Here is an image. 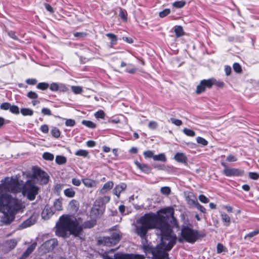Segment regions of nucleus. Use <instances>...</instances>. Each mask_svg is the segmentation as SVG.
I'll return each instance as SVG.
<instances>
[{
    "instance_id": "nucleus-1",
    "label": "nucleus",
    "mask_w": 259,
    "mask_h": 259,
    "mask_svg": "<svg viewBox=\"0 0 259 259\" xmlns=\"http://www.w3.org/2000/svg\"><path fill=\"white\" fill-rule=\"evenodd\" d=\"M159 212L162 214H145L136 221L135 226L136 233L142 238H145L149 230L156 229L159 231L161 243L155 248L150 249L154 259H164L167 257V251L172 248L177 240L176 235L168 224V221L171 223L173 221L174 224H176L174 209L167 207L161 209Z\"/></svg>"
},
{
    "instance_id": "nucleus-2",
    "label": "nucleus",
    "mask_w": 259,
    "mask_h": 259,
    "mask_svg": "<svg viewBox=\"0 0 259 259\" xmlns=\"http://www.w3.org/2000/svg\"><path fill=\"white\" fill-rule=\"evenodd\" d=\"M0 184V211L8 216L12 221L17 210L20 208L19 201L8 194L22 192L24 196H26L30 200H32V182L28 180L24 185L20 184L16 179L6 178L1 181Z\"/></svg>"
},
{
    "instance_id": "nucleus-3",
    "label": "nucleus",
    "mask_w": 259,
    "mask_h": 259,
    "mask_svg": "<svg viewBox=\"0 0 259 259\" xmlns=\"http://www.w3.org/2000/svg\"><path fill=\"white\" fill-rule=\"evenodd\" d=\"M96 224V220L92 219L85 222L83 226L72 216H62L56 224V235L59 237H68L70 234L79 236L84 228H91Z\"/></svg>"
},
{
    "instance_id": "nucleus-4",
    "label": "nucleus",
    "mask_w": 259,
    "mask_h": 259,
    "mask_svg": "<svg viewBox=\"0 0 259 259\" xmlns=\"http://www.w3.org/2000/svg\"><path fill=\"white\" fill-rule=\"evenodd\" d=\"M198 238L199 235L197 231L189 227H184L182 229L181 236L179 238L178 240L180 242L185 241L190 243H194Z\"/></svg>"
},
{
    "instance_id": "nucleus-5",
    "label": "nucleus",
    "mask_w": 259,
    "mask_h": 259,
    "mask_svg": "<svg viewBox=\"0 0 259 259\" xmlns=\"http://www.w3.org/2000/svg\"><path fill=\"white\" fill-rule=\"evenodd\" d=\"M50 176L47 172L38 166H33V183L36 182L40 185H46L49 182Z\"/></svg>"
},
{
    "instance_id": "nucleus-6",
    "label": "nucleus",
    "mask_w": 259,
    "mask_h": 259,
    "mask_svg": "<svg viewBox=\"0 0 259 259\" xmlns=\"http://www.w3.org/2000/svg\"><path fill=\"white\" fill-rule=\"evenodd\" d=\"M221 165L224 167L223 173L227 177H239L244 174V171L241 169L229 167L223 162Z\"/></svg>"
},
{
    "instance_id": "nucleus-7",
    "label": "nucleus",
    "mask_w": 259,
    "mask_h": 259,
    "mask_svg": "<svg viewBox=\"0 0 259 259\" xmlns=\"http://www.w3.org/2000/svg\"><path fill=\"white\" fill-rule=\"evenodd\" d=\"M144 256L140 254H129L117 253L112 257L107 254L103 255V259H143Z\"/></svg>"
},
{
    "instance_id": "nucleus-8",
    "label": "nucleus",
    "mask_w": 259,
    "mask_h": 259,
    "mask_svg": "<svg viewBox=\"0 0 259 259\" xmlns=\"http://www.w3.org/2000/svg\"><path fill=\"white\" fill-rule=\"evenodd\" d=\"M213 78L203 79L201 81L200 84L197 85L196 92L197 94H200L204 92L206 88L210 89L213 85Z\"/></svg>"
},
{
    "instance_id": "nucleus-9",
    "label": "nucleus",
    "mask_w": 259,
    "mask_h": 259,
    "mask_svg": "<svg viewBox=\"0 0 259 259\" xmlns=\"http://www.w3.org/2000/svg\"><path fill=\"white\" fill-rule=\"evenodd\" d=\"M57 244V240L52 239L44 243L40 247V250L43 253L49 252L53 250Z\"/></svg>"
},
{
    "instance_id": "nucleus-10",
    "label": "nucleus",
    "mask_w": 259,
    "mask_h": 259,
    "mask_svg": "<svg viewBox=\"0 0 259 259\" xmlns=\"http://www.w3.org/2000/svg\"><path fill=\"white\" fill-rule=\"evenodd\" d=\"M126 188V185L123 183L116 185L113 190V194L119 198L120 194L125 190Z\"/></svg>"
},
{
    "instance_id": "nucleus-11",
    "label": "nucleus",
    "mask_w": 259,
    "mask_h": 259,
    "mask_svg": "<svg viewBox=\"0 0 259 259\" xmlns=\"http://www.w3.org/2000/svg\"><path fill=\"white\" fill-rule=\"evenodd\" d=\"M111 237H103L98 241L100 244H103L105 246H111L115 245L114 242L112 240Z\"/></svg>"
},
{
    "instance_id": "nucleus-12",
    "label": "nucleus",
    "mask_w": 259,
    "mask_h": 259,
    "mask_svg": "<svg viewBox=\"0 0 259 259\" xmlns=\"http://www.w3.org/2000/svg\"><path fill=\"white\" fill-rule=\"evenodd\" d=\"M54 212L49 206H46L41 212V217L44 220L49 219L53 214Z\"/></svg>"
},
{
    "instance_id": "nucleus-13",
    "label": "nucleus",
    "mask_w": 259,
    "mask_h": 259,
    "mask_svg": "<svg viewBox=\"0 0 259 259\" xmlns=\"http://www.w3.org/2000/svg\"><path fill=\"white\" fill-rule=\"evenodd\" d=\"M113 185L114 183L112 181H108V182L106 183L103 185L102 189L100 190V194H103L106 193L113 188Z\"/></svg>"
},
{
    "instance_id": "nucleus-14",
    "label": "nucleus",
    "mask_w": 259,
    "mask_h": 259,
    "mask_svg": "<svg viewBox=\"0 0 259 259\" xmlns=\"http://www.w3.org/2000/svg\"><path fill=\"white\" fill-rule=\"evenodd\" d=\"M135 163L136 166L142 171L147 174H149L150 172L151 169L148 165L144 163H140L138 161H135Z\"/></svg>"
},
{
    "instance_id": "nucleus-15",
    "label": "nucleus",
    "mask_w": 259,
    "mask_h": 259,
    "mask_svg": "<svg viewBox=\"0 0 259 259\" xmlns=\"http://www.w3.org/2000/svg\"><path fill=\"white\" fill-rule=\"evenodd\" d=\"M101 214L98 207L97 206H94L92 208L90 215L92 219L96 220Z\"/></svg>"
},
{
    "instance_id": "nucleus-16",
    "label": "nucleus",
    "mask_w": 259,
    "mask_h": 259,
    "mask_svg": "<svg viewBox=\"0 0 259 259\" xmlns=\"http://www.w3.org/2000/svg\"><path fill=\"white\" fill-rule=\"evenodd\" d=\"M69 209L73 212H76L79 207V203L76 200H72L69 203Z\"/></svg>"
},
{
    "instance_id": "nucleus-17",
    "label": "nucleus",
    "mask_w": 259,
    "mask_h": 259,
    "mask_svg": "<svg viewBox=\"0 0 259 259\" xmlns=\"http://www.w3.org/2000/svg\"><path fill=\"white\" fill-rule=\"evenodd\" d=\"M174 158L176 161L179 162H185L187 160L186 156L182 153H177Z\"/></svg>"
},
{
    "instance_id": "nucleus-18",
    "label": "nucleus",
    "mask_w": 259,
    "mask_h": 259,
    "mask_svg": "<svg viewBox=\"0 0 259 259\" xmlns=\"http://www.w3.org/2000/svg\"><path fill=\"white\" fill-rule=\"evenodd\" d=\"M122 235L119 233L113 232L111 234V237L112 238V240L114 242L115 244H116L118 242H119L121 239Z\"/></svg>"
},
{
    "instance_id": "nucleus-19",
    "label": "nucleus",
    "mask_w": 259,
    "mask_h": 259,
    "mask_svg": "<svg viewBox=\"0 0 259 259\" xmlns=\"http://www.w3.org/2000/svg\"><path fill=\"white\" fill-rule=\"evenodd\" d=\"M174 31L177 37L182 36L184 34L183 27L181 26H176L174 28Z\"/></svg>"
},
{
    "instance_id": "nucleus-20",
    "label": "nucleus",
    "mask_w": 259,
    "mask_h": 259,
    "mask_svg": "<svg viewBox=\"0 0 259 259\" xmlns=\"http://www.w3.org/2000/svg\"><path fill=\"white\" fill-rule=\"evenodd\" d=\"M62 199L58 198L56 199L54 202V207L57 210H61L62 209Z\"/></svg>"
},
{
    "instance_id": "nucleus-21",
    "label": "nucleus",
    "mask_w": 259,
    "mask_h": 259,
    "mask_svg": "<svg viewBox=\"0 0 259 259\" xmlns=\"http://www.w3.org/2000/svg\"><path fill=\"white\" fill-rule=\"evenodd\" d=\"M64 193L65 195L69 198L73 197L75 194V192L72 188H67L64 190Z\"/></svg>"
},
{
    "instance_id": "nucleus-22",
    "label": "nucleus",
    "mask_w": 259,
    "mask_h": 259,
    "mask_svg": "<svg viewBox=\"0 0 259 259\" xmlns=\"http://www.w3.org/2000/svg\"><path fill=\"white\" fill-rule=\"evenodd\" d=\"M56 162L58 164H63L66 163L67 160L65 157L61 155H57L55 159Z\"/></svg>"
},
{
    "instance_id": "nucleus-23",
    "label": "nucleus",
    "mask_w": 259,
    "mask_h": 259,
    "mask_svg": "<svg viewBox=\"0 0 259 259\" xmlns=\"http://www.w3.org/2000/svg\"><path fill=\"white\" fill-rule=\"evenodd\" d=\"M186 200L188 203L190 205H193L194 206H195L196 203L198 202L197 199L192 195L188 196L186 198Z\"/></svg>"
},
{
    "instance_id": "nucleus-24",
    "label": "nucleus",
    "mask_w": 259,
    "mask_h": 259,
    "mask_svg": "<svg viewBox=\"0 0 259 259\" xmlns=\"http://www.w3.org/2000/svg\"><path fill=\"white\" fill-rule=\"evenodd\" d=\"M153 160L155 161H161L165 162L166 161V158L163 153H161L157 155H154Z\"/></svg>"
},
{
    "instance_id": "nucleus-25",
    "label": "nucleus",
    "mask_w": 259,
    "mask_h": 259,
    "mask_svg": "<svg viewBox=\"0 0 259 259\" xmlns=\"http://www.w3.org/2000/svg\"><path fill=\"white\" fill-rule=\"evenodd\" d=\"M82 182L85 186L88 187H92L94 186L95 182L94 181L89 179H84L82 180Z\"/></svg>"
},
{
    "instance_id": "nucleus-26",
    "label": "nucleus",
    "mask_w": 259,
    "mask_h": 259,
    "mask_svg": "<svg viewBox=\"0 0 259 259\" xmlns=\"http://www.w3.org/2000/svg\"><path fill=\"white\" fill-rule=\"evenodd\" d=\"M221 217L222 221L224 222L227 223V224H226V226H228L231 222L230 218L229 217V216L226 213L223 212L221 213Z\"/></svg>"
},
{
    "instance_id": "nucleus-27",
    "label": "nucleus",
    "mask_w": 259,
    "mask_h": 259,
    "mask_svg": "<svg viewBox=\"0 0 259 259\" xmlns=\"http://www.w3.org/2000/svg\"><path fill=\"white\" fill-rule=\"evenodd\" d=\"M42 158L46 160L52 161L54 158V156L51 153L45 152L42 155Z\"/></svg>"
},
{
    "instance_id": "nucleus-28",
    "label": "nucleus",
    "mask_w": 259,
    "mask_h": 259,
    "mask_svg": "<svg viewBox=\"0 0 259 259\" xmlns=\"http://www.w3.org/2000/svg\"><path fill=\"white\" fill-rule=\"evenodd\" d=\"M82 124L91 128H94L96 126L95 123L89 120H83L82 121Z\"/></svg>"
},
{
    "instance_id": "nucleus-29",
    "label": "nucleus",
    "mask_w": 259,
    "mask_h": 259,
    "mask_svg": "<svg viewBox=\"0 0 259 259\" xmlns=\"http://www.w3.org/2000/svg\"><path fill=\"white\" fill-rule=\"evenodd\" d=\"M6 244L8 247L11 249H12L16 246L17 244V241L15 239H11L7 241Z\"/></svg>"
},
{
    "instance_id": "nucleus-30",
    "label": "nucleus",
    "mask_w": 259,
    "mask_h": 259,
    "mask_svg": "<svg viewBox=\"0 0 259 259\" xmlns=\"http://www.w3.org/2000/svg\"><path fill=\"white\" fill-rule=\"evenodd\" d=\"M51 134L55 138H58L60 136V132L58 128L53 127L51 130Z\"/></svg>"
},
{
    "instance_id": "nucleus-31",
    "label": "nucleus",
    "mask_w": 259,
    "mask_h": 259,
    "mask_svg": "<svg viewBox=\"0 0 259 259\" xmlns=\"http://www.w3.org/2000/svg\"><path fill=\"white\" fill-rule=\"evenodd\" d=\"M119 15L122 20H123L124 21H126L127 13L124 10L122 9V8H120Z\"/></svg>"
},
{
    "instance_id": "nucleus-32",
    "label": "nucleus",
    "mask_w": 259,
    "mask_h": 259,
    "mask_svg": "<svg viewBox=\"0 0 259 259\" xmlns=\"http://www.w3.org/2000/svg\"><path fill=\"white\" fill-rule=\"evenodd\" d=\"M32 252V247L30 246L22 255L20 259H25Z\"/></svg>"
},
{
    "instance_id": "nucleus-33",
    "label": "nucleus",
    "mask_w": 259,
    "mask_h": 259,
    "mask_svg": "<svg viewBox=\"0 0 259 259\" xmlns=\"http://www.w3.org/2000/svg\"><path fill=\"white\" fill-rule=\"evenodd\" d=\"M258 234H259V230H254V231L251 232L249 233L248 234H246L244 237V239L252 238V237L258 235Z\"/></svg>"
},
{
    "instance_id": "nucleus-34",
    "label": "nucleus",
    "mask_w": 259,
    "mask_h": 259,
    "mask_svg": "<svg viewBox=\"0 0 259 259\" xmlns=\"http://www.w3.org/2000/svg\"><path fill=\"white\" fill-rule=\"evenodd\" d=\"M183 132L185 135H186L188 136L193 137L195 136V133L194 132V131L187 128H185L183 130Z\"/></svg>"
},
{
    "instance_id": "nucleus-35",
    "label": "nucleus",
    "mask_w": 259,
    "mask_h": 259,
    "mask_svg": "<svg viewBox=\"0 0 259 259\" xmlns=\"http://www.w3.org/2000/svg\"><path fill=\"white\" fill-rule=\"evenodd\" d=\"M161 193L165 195H168L170 193V189L168 187H163L160 189Z\"/></svg>"
},
{
    "instance_id": "nucleus-36",
    "label": "nucleus",
    "mask_w": 259,
    "mask_h": 259,
    "mask_svg": "<svg viewBox=\"0 0 259 259\" xmlns=\"http://www.w3.org/2000/svg\"><path fill=\"white\" fill-rule=\"evenodd\" d=\"M49 87L48 83L46 82H40L37 85V88L41 90H45L47 89Z\"/></svg>"
},
{
    "instance_id": "nucleus-37",
    "label": "nucleus",
    "mask_w": 259,
    "mask_h": 259,
    "mask_svg": "<svg viewBox=\"0 0 259 259\" xmlns=\"http://www.w3.org/2000/svg\"><path fill=\"white\" fill-rule=\"evenodd\" d=\"M75 155L79 156L86 157L88 155V152L85 150H79L75 153Z\"/></svg>"
},
{
    "instance_id": "nucleus-38",
    "label": "nucleus",
    "mask_w": 259,
    "mask_h": 259,
    "mask_svg": "<svg viewBox=\"0 0 259 259\" xmlns=\"http://www.w3.org/2000/svg\"><path fill=\"white\" fill-rule=\"evenodd\" d=\"M32 224V221L30 219H28L26 221L24 222L20 226V228L21 229L29 227Z\"/></svg>"
},
{
    "instance_id": "nucleus-39",
    "label": "nucleus",
    "mask_w": 259,
    "mask_h": 259,
    "mask_svg": "<svg viewBox=\"0 0 259 259\" xmlns=\"http://www.w3.org/2000/svg\"><path fill=\"white\" fill-rule=\"evenodd\" d=\"M233 68L236 73H240L242 71V68L239 63H235L233 65Z\"/></svg>"
},
{
    "instance_id": "nucleus-40",
    "label": "nucleus",
    "mask_w": 259,
    "mask_h": 259,
    "mask_svg": "<svg viewBox=\"0 0 259 259\" xmlns=\"http://www.w3.org/2000/svg\"><path fill=\"white\" fill-rule=\"evenodd\" d=\"M71 89L75 94H80L82 92V88L79 86H72Z\"/></svg>"
},
{
    "instance_id": "nucleus-41",
    "label": "nucleus",
    "mask_w": 259,
    "mask_h": 259,
    "mask_svg": "<svg viewBox=\"0 0 259 259\" xmlns=\"http://www.w3.org/2000/svg\"><path fill=\"white\" fill-rule=\"evenodd\" d=\"M196 141L198 144H201L203 146H206L208 144V142L202 137H197Z\"/></svg>"
},
{
    "instance_id": "nucleus-42",
    "label": "nucleus",
    "mask_w": 259,
    "mask_h": 259,
    "mask_svg": "<svg viewBox=\"0 0 259 259\" xmlns=\"http://www.w3.org/2000/svg\"><path fill=\"white\" fill-rule=\"evenodd\" d=\"M185 4H186L185 2L178 1V2H175V3H174L172 5L174 7H176L177 8H181L185 6Z\"/></svg>"
},
{
    "instance_id": "nucleus-43",
    "label": "nucleus",
    "mask_w": 259,
    "mask_h": 259,
    "mask_svg": "<svg viewBox=\"0 0 259 259\" xmlns=\"http://www.w3.org/2000/svg\"><path fill=\"white\" fill-rule=\"evenodd\" d=\"M110 197L108 196H105L99 199L100 203L102 204L107 203L109 202Z\"/></svg>"
},
{
    "instance_id": "nucleus-44",
    "label": "nucleus",
    "mask_w": 259,
    "mask_h": 259,
    "mask_svg": "<svg viewBox=\"0 0 259 259\" xmlns=\"http://www.w3.org/2000/svg\"><path fill=\"white\" fill-rule=\"evenodd\" d=\"M170 12V11L169 9H165L162 11L160 12L159 13V16L161 18H163L168 15Z\"/></svg>"
},
{
    "instance_id": "nucleus-45",
    "label": "nucleus",
    "mask_w": 259,
    "mask_h": 259,
    "mask_svg": "<svg viewBox=\"0 0 259 259\" xmlns=\"http://www.w3.org/2000/svg\"><path fill=\"white\" fill-rule=\"evenodd\" d=\"M21 112L23 115H30L32 113V112L31 110L27 108L21 109Z\"/></svg>"
},
{
    "instance_id": "nucleus-46",
    "label": "nucleus",
    "mask_w": 259,
    "mask_h": 259,
    "mask_svg": "<svg viewBox=\"0 0 259 259\" xmlns=\"http://www.w3.org/2000/svg\"><path fill=\"white\" fill-rule=\"evenodd\" d=\"M95 116L97 118H104L105 113L102 110H99L95 113Z\"/></svg>"
},
{
    "instance_id": "nucleus-47",
    "label": "nucleus",
    "mask_w": 259,
    "mask_h": 259,
    "mask_svg": "<svg viewBox=\"0 0 259 259\" xmlns=\"http://www.w3.org/2000/svg\"><path fill=\"white\" fill-rule=\"evenodd\" d=\"M226 160L229 162H233L236 161L237 160V158L235 156L230 154L227 156Z\"/></svg>"
},
{
    "instance_id": "nucleus-48",
    "label": "nucleus",
    "mask_w": 259,
    "mask_h": 259,
    "mask_svg": "<svg viewBox=\"0 0 259 259\" xmlns=\"http://www.w3.org/2000/svg\"><path fill=\"white\" fill-rule=\"evenodd\" d=\"M170 120L173 124H175L177 126H180L182 125V121L180 119H177L174 118H170Z\"/></svg>"
},
{
    "instance_id": "nucleus-49",
    "label": "nucleus",
    "mask_w": 259,
    "mask_h": 259,
    "mask_svg": "<svg viewBox=\"0 0 259 259\" xmlns=\"http://www.w3.org/2000/svg\"><path fill=\"white\" fill-rule=\"evenodd\" d=\"M249 177L252 180H257L259 178V174L255 172H249Z\"/></svg>"
},
{
    "instance_id": "nucleus-50",
    "label": "nucleus",
    "mask_w": 259,
    "mask_h": 259,
    "mask_svg": "<svg viewBox=\"0 0 259 259\" xmlns=\"http://www.w3.org/2000/svg\"><path fill=\"white\" fill-rule=\"evenodd\" d=\"M217 252L220 253L226 251V249L222 244L218 243L217 247Z\"/></svg>"
},
{
    "instance_id": "nucleus-51",
    "label": "nucleus",
    "mask_w": 259,
    "mask_h": 259,
    "mask_svg": "<svg viewBox=\"0 0 259 259\" xmlns=\"http://www.w3.org/2000/svg\"><path fill=\"white\" fill-rule=\"evenodd\" d=\"M144 155L146 158H152L154 157V153L152 151L148 150L144 152Z\"/></svg>"
},
{
    "instance_id": "nucleus-52",
    "label": "nucleus",
    "mask_w": 259,
    "mask_h": 259,
    "mask_svg": "<svg viewBox=\"0 0 259 259\" xmlns=\"http://www.w3.org/2000/svg\"><path fill=\"white\" fill-rule=\"evenodd\" d=\"M158 124L156 121H151L149 122L148 127L151 130H155L157 128Z\"/></svg>"
},
{
    "instance_id": "nucleus-53",
    "label": "nucleus",
    "mask_w": 259,
    "mask_h": 259,
    "mask_svg": "<svg viewBox=\"0 0 259 259\" xmlns=\"http://www.w3.org/2000/svg\"><path fill=\"white\" fill-rule=\"evenodd\" d=\"M199 200L202 203H207L209 202V199L204 195H200L199 196Z\"/></svg>"
},
{
    "instance_id": "nucleus-54",
    "label": "nucleus",
    "mask_w": 259,
    "mask_h": 259,
    "mask_svg": "<svg viewBox=\"0 0 259 259\" xmlns=\"http://www.w3.org/2000/svg\"><path fill=\"white\" fill-rule=\"evenodd\" d=\"M75 124V121L73 119H67L65 122V125L67 126H73Z\"/></svg>"
},
{
    "instance_id": "nucleus-55",
    "label": "nucleus",
    "mask_w": 259,
    "mask_h": 259,
    "mask_svg": "<svg viewBox=\"0 0 259 259\" xmlns=\"http://www.w3.org/2000/svg\"><path fill=\"white\" fill-rule=\"evenodd\" d=\"M10 110L12 113H15V114L19 113V108L17 106H14V105H13V106L11 105Z\"/></svg>"
},
{
    "instance_id": "nucleus-56",
    "label": "nucleus",
    "mask_w": 259,
    "mask_h": 259,
    "mask_svg": "<svg viewBox=\"0 0 259 259\" xmlns=\"http://www.w3.org/2000/svg\"><path fill=\"white\" fill-rule=\"evenodd\" d=\"M41 113L44 115H51L52 114L51 111L48 108H44L41 110Z\"/></svg>"
},
{
    "instance_id": "nucleus-57",
    "label": "nucleus",
    "mask_w": 259,
    "mask_h": 259,
    "mask_svg": "<svg viewBox=\"0 0 259 259\" xmlns=\"http://www.w3.org/2000/svg\"><path fill=\"white\" fill-rule=\"evenodd\" d=\"M50 89L52 91H57L59 89V86L56 83H52L50 85Z\"/></svg>"
},
{
    "instance_id": "nucleus-58",
    "label": "nucleus",
    "mask_w": 259,
    "mask_h": 259,
    "mask_svg": "<svg viewBox=\"0 0 259 259\" xmlns=\"http://www.w3.org/2000/svg\"><path fill=\"white\" fill-rule=\"evenodd\" d=\"M11 107V104L8 103H5L1 105V108L3 110L10 109Z\"/></svg>"
},
{
    "instance_id": "nucleus-59",
    "label": "nucleus",
    "mask_w": 259,
    "mask_h": 259,
    "mask_svg": "<svg viewBox=\"0 0 259 259\" xmlns=\"http://www.w3.org/2000/svg\"><path fill=\"white\" fill-rule=\"evenodd\" d=\"M199 210H200L201 212L203 213H205V208L200 205L198 202L196 203V204L195 206Z\"/></svg>"
},
{
    "instance_id": "nucleus-60",
    "label": "nucleus",
    "mask_w": 259,
    "mask_h": 259,
    "mask_svg": "<svg viewBox=\"0 0 259 259\" xmlns=\"http://www.w3.org/2000/svg\"><path fill=\"white\" fill-rule=\"evenodd\" d=\"M74 36L78 38H82L87 35V34L84 32H75L73 34Z\"/></svg>"
},
{
    "instance_id": "nucleus-61",
    "label": "nucleus",
    "mask_w": 259,
    "mask_h": 259,
    "mask_svg": "<svg viewBox=\"0 0 259 259\" xmlns=\"http://www.w3.org/2000/svg\"><path fill=\"white\" fill-rule=\"evenodd\" d=\"M72 183L76 186H79L81 184V182L79 179L73 178L72 180Z\"/></svg>"
},
{
    "instance_id": "nucleus-62",
    "label": "nucleus",
    "mask_w": 259,
    "mask_h": 259,
    "mask_svg": "<svg viewBox=\"0 0 259 259\" xmlns=\"http://www.w3.org/2000/svg\"><path fill=\"white\" fill-rule=\"evenodd\" d=\"M40 130L44 133H47L49 132V127L47 125L44 124L41 126Z\"/></svg>"
},
{
    "instance_id": "nucleus-63",
    "label": "nucleus",
    "mask_w": 259,
    "mask_h": 259,
    "mask_svg": "<svg viewBox=\"0 0 259 259\" xmlns=\"http://www.w3.org/2000/svg\"><path fill=\"white\" fill-rule=\"evenodd\" d=\"M213 82H214L213 84L216 85L219 87H223L224 85V83L222 81H218L215 79L213 78Z\"/></svg>"
},
{
    "instance_id": "nucleus-64",
    "label": "nucleus",
    "mask_w": 259,
    "mask_h": 259,
    "mask_svg": "<svg viewBox=\"0 0 259 259\" xmlns=\"http://www.w3.org/2000/svg\"><path fill=\"white\" fill-rule=\"evenodd\" d=\"M107 36L109 37L112 41H116L117 40L116 36L112 33L107 34Z\"/></svg>"
}]
</instances>
